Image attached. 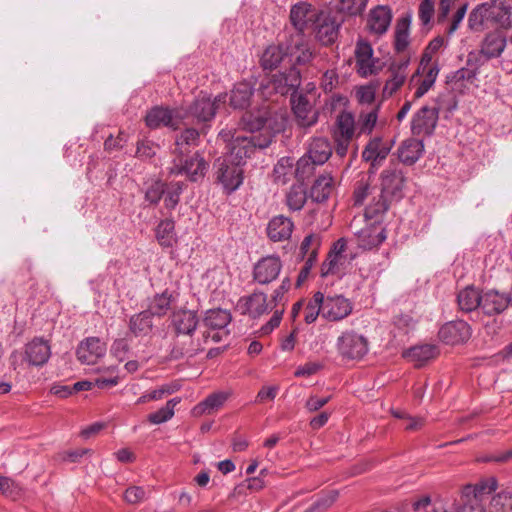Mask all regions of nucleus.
I'll return each instance as SVG.
<instances>
[{
  "label": "nucleus",
  "mask_w": 512,
  "mask_h": 512,
  "mask_svg": "<svg viewBox=\"0 0 512 512\" xmlns=\"http://www.w3.org/2000/svg\"><path fill=\"white\" fill-rule=\"evenodd\" d=\"M198 322L197 313L193 310L179 309L173 312L171 324L176 332V338L170 352L172 359L192 357L200 350V345L191 338Z\"/></svg>",
  "instance_id": "f257e3e1"
},
{
  "label": "nucleus",
  "mask_w": 512,
  "mask_h": 512,
  "mask_svg": "<svg viewBox=\"0 0 512 512\" xmlns=\"http://www.w3.org/2000/svg\"><path fill=\"white\" fill-rule=\"evenodd\" d=\"M381 188L378 193V200L370 203L365 208L366 218L382 217L388 210L393 199L402 197V189L405 183V176L402 170L387 168L381 173Z\"/></svg>",
  "instance_id": "f03ea898"
},
{
  "label": "nucleus",
  "mask_w": 512,
  "mask_h": 512,
  "mask_svg": "<svg viewBox=\"0 0 512 512\" xmlns=\"http://www.w3.org/2000/svg\"><path fill=\"white\" fill-rule=\"evenodd\" d=\"M208 166V162L198 152L190 157L176 155L169 168V174L185 175L190 181L196 182L204 178Z\"/></svg>",
  "instance_id": "7ed1b4c3"
},
{
  "label": "nucleus",
  "mask_w": 512,
  "mask_h": 512,
  "mask_svg": "<svg viewBox=\"0 0 512 512\" xmlns=\"http://www.w3.org/2000/svg\"><path fill=\"white\" fill-rule=\"evenodd\" d=\"M336 348L342 358L360 360L368 352V340L354 330H345L337 338Z\"/></svg>",
  "instance_id": "20e7f679"
},
{
  "label": "nucleus",
  "mask_w": 512,
  "mask_h": 512,
  "mask_svg": "<svg viewBox=\"0 0 512 512\" xmlns=\"http://www.w3.org/2000/svg\"><path fill=\"white\" fill-rule=\"evenodd\" d=\"M322 12V10L308 2H298L290 9V23L296 31L300 34H304L305 31L312 29L317 21L321 19Z\"/></svg>",
  "instance_id": "39448f33"
},
{
  "label": "nucleus",
  "mask_w": 512,
  "mask_h": 512,
  "mask_svg": "<svg viewBox=\"0 0 512 512\" xmlns=\"http://www.w3.org/2000/svg\"><path fill=\"white\" fill-rule=\"evenodd\" d=\"M353 302L343 295L323 294L322 318L328 322H340L351 315Z\"/></svg>",
  "instance_id": "423d86ee"
},
{
  "label": "nucleus",
  "mask_w": 512,
  "mask_h": 512,
  "mask_svg": "<svg viewBox=\"0 0 512 512\" xmlns=\"http://www.w3.org/2000/svg\"><path fill=\"white\" fill-rule=\"evenodd\" d=\"M216 181L220 183L227 193H232L243 182V169L237 164H231L221 157L214 164Z\"/></svg>",
  "instance_id": "0eeeda50"
},
{
  "label": "nucleus",
  "mask_w": 512,
  "mask_h": 512,
  "mask_svg": "<svg viewBox=\"0 0 512 512\" xmlns=\"http://www.w3.org/2000/svg\"><path fill=\"white\" fill-rule=\"evenodd\" d=\"M354 55L355 68L361 77L374 75L380 70L379 59L373 56V48L367 41H357Z\"/></svg>",
  "instance_id": "6e6552de"
},
{
  "label": "nucleus",
  "mask_w": 512,
  "mask_h": 512,
  "mask_svg": "<svg viewBox=\"0 0 512 512\" xmlns=\"http://www.w3.org/2000/svg\"><path fill=\"white\" fill-rule=\"evenodd\" d=\"M439 118L437 107L423 106L413 116L411 131L416 136H430L433 134Z\"/></svg>",
  "instance_id": "1a4fd4ad"
},
{
  "label": "nucleus",
  "mask_w": 512,
  "mask_h": 512,
  "mask_svg": "<svg viewBox=\"0 0 512 512\" xmlns=\"http://www.w3.org/2000/svg\"><path fill=\"white\" fill-rule=\"evenodd\" d=\"M227 94H219L213 100L207 94L201 93L190 107V113L199 121H209L215 114L220 104L226 102Z\"/></svg>",
  "instance_id": "9d476101"
},
{
  "label": "nucleus",
  "mask_w": 512,
  "mask_h": 512,
  "mask_svg": "<svg viewBox=\"0 0 512 512\" xmlns=\"http://www.w3.org/2000/svg\"><path fill=\"white\" fill-rule=\"evenodd\" d=\"M392 149V142L376 136L369 140L362 152V159L369 162L373 172L387 158Z\"/></svg>",
  "instance_id": "9b49d317"
},
{
  "label": "nucleus",
  "mask_w": 512,
  "mask_h": 512,
  "mask_svg": "<svg viewBox=\"0 0 512 512\" xmlns=\"http://www.w3.org/2000/svg\"><path fill=\"white\" fill-rule=\"evenodd\" d=\"M379 218H369L374 222L358 231L356 235L357 244L364 250L377 248L386 239L384 227L379 223Z\"/></svg>",
  "instance_id": "f8f14e48"
},
{
  "label": "nucleus",
  "mask_w": 512,
  "mask_h": 512,
  "mask_svg": "<svg viewBox=\"0 0 512 512\" xmlns=\"http://www.w3.org/2000/svg\"><path fill=\"white\" fill-rule=\"evenodd\" d=\"M255 147L256 144L252 138L239 135L232 139L229 144V152L222 157V159L228 160L231 164H237L241 167L245 159L250 157L254 152Z\"/></svg>",
  "instance_id": "ddd939ff"
},
{
  "label": "nucleus",
  "mask_w": 512,
  "mask_h": 512,
  "mask_svg": "<svg viewBox=\"0 0 512 512\" xmlns=\"http://www.w3.org/2000/svg\"><path fill=\"white\" fill-rule=\"evenodd\" d=\"M106 353V344L98 337H89L82 341L76 351L78 360L87 365H93Z\"/></svg>",
  "instance_id": "4468645a"
},
{
  "label": "nucleus",
  "mask_w": 512,
  "mask_h": 512,
  "mask_svg": "<svg viewBox=\"0 0 512 512\" xmlns=\"http://www.w3.org/2000/svg\"><path fill=\"white\" fill-rule=\"evenodd\" d=\"M51 356V347L42 338H34L25 345L24 360L30 366L41 367L46 364Z\"/></svg>",
  "instance_id": "2eb2a0df"
},
{
  "label": "nucleus",
  "mask_w": 512,
  "mask_h": 512,
  "mask_svg": "<svg viewBox=\"0 0 512 512\" xmlns=\"http://www.w3.org/2000/svg\"><path fill=\"white\" fill-rule=\"evenodd\" d=\"M281 269L282 263L278 256L264 257L254 266V279L260 284H268L278 277Z\"/></svg>",
  "instance_id": "dca6fc26"
},
{
  "label": "nucleus",
  "mask_w": 512,
  "mask_h": 512,
  "mask_svg": "<svg viewBox=\"0 0 512 512\" xmlns=\"http://www.w3.org/2000/svg\"><path fill=\"white\" fill-rule=\"evenodd\" d=\"M300 84L301 74L295 66H291L286 72L273 74L270 79V85L273 90L281 95L296 91Z\"/></svg>",
  "instance_id": "f3484780"
},
{
  "label": "nucleus",
  "mask_w": 512,
  "mask_h": 512,
  "mask_svg": "<svg viewBox=\"0 0 512 512\" xmlns=\"http://www.w3.org/2000/svg\"><path fill=\"white\" fill-rule=\"evenodd\" d=\"M470 336V326L462 320L448 322L439 330V338L446 344L451 345L463 343L467 341Z\"/></svg>",
  "instance_id": "a211bd4d"
},
{
  "label": "nucleus",
  "mask_w": 512,
  "mask_h": 512,
  "mask_svg": "<svg viewBox=\"0 0 512 512\" xmlns=\"http://www.w3.org/2000/svg\"><path fill=\"white\" fill-rule=\"evenodd\" d=\"M391 21V9L388 6L379 5L370 10L367 19V27L370 33L380 36L388 31Z\"/></svg>",
  "instance_id": "6ab92c4d"
},
{
  "label": "nucleus",
  "mask_w": 512,
  "mask_h": 512,
  "mask_svg": "<svg viewBox=\"0 0 512 512\" xmlns=\"http://www.w3.org/2000/svg\"><path fill=\"white\" fill-rule=\"evenodd\" d=\"M510 304L512 296L489 290L482 295L481 309L486 315L492 316L502 313Z\"/></svg>",
  "instance_id": "aec40b11"
},
{
  "label": "nucleus",
  "mask_w": 512,
  "mask_h": 512,
  "mask_svg": "<svg viewBox=\"0 0 512 512\" xmlns=\"http://www.w3.org/2000/svg\"><path fill=\"white\" fill-rule=\"evenodd\" d=\"M312 29H314L318 41L323 45H330L334 43L338 37L339 24L333 17L323 11L321 19L317 21Z\"/></svg>",
  "instance_id": "412c9836"
},
{
  "label": "nucleus",
  "mask_w": 512,
  "mask_h": 512,
  "mask_svg": "<svg viewBox=\"0 0 512 512\" xmlns=\"http://www.w3.org/2000/svg\"><path fill=\"white\" fill-rule=\"evenodd\" d=\"M292 108L299 126L307 128L313 126L318 120V112L313 109L308 100L300 95L292 99Z\"/></svg>",
  "instance_id": "4be33fe9"
},
{
  "label": "nucleus",
  "mask_w": 512,
  "mask_h": 512,
  "mask_svg": "<svg viewBox=\"0 0 512 512\" xmlns=\"http://www.w3.org/2000/svg\"><path fill=\"white\" fill-rule=\"evenodd\" d=\"M314 53L309 43L298 36L295 40L292 39L291 44L286 46V58L294 64L304 65L313 59Z\"/></svg>",
  "instance_id": "5701e85b"
},
{
  "label": "nucleus",
  "mask_w": 512,
  "mask_h": 512,
  "mask_svg": "<svg viewBox=\"0 0 512 512\" xmlns=\"http://www.w3.org/2000/svg\"><path fill=\"white\" fill-rule=\"evenodd\" d=\"M146 125L149 128L156 129L161 126L176 129L179 123L174 112L168 108L155 107L151 109L145 117Z\"/></svg>",
  "instance_id": "b1692460"
},
{
  "label": "nucleus",
  "mask_w": 512,
  "mask_h": 512,
  "mask_svg": "<svg viewBox=\"0 0 512 512\" xmlns=\"http://www.w3.org/2000/svg\"><path fill=\"white\" fill-rule=\"evenodd\" d=\"M506 37L499 31L488 33L481 44L480 53L486 59L498 58L506 48Z\"/></svg>",
  "instance_id": "393cba45"
},
{
  "label": "nucleus",
  "mask_w": 512,
  "mask_h": 512,
  "mask_svg": "<svg viewBox=\"0 0 512 512\" xmlns=\"http://www.w3.org/2000/svg\"><path fill=\"white\" fill-rule=\"evenodd\" d=\"M294 224L290 218L283 215L273 217L267 226V235L274 241H284L290 238Z\"/></svg>",
  "instance_id": "a878e982"
},
{
  "label": "nucleus",
  "mask_w": 512,
  "mask_h": 512,
  "mask_svg": "<svg viewBox=\"0 0 512 512\" xmlns=\"http://www.w3.org/2000/svg\"><path fill=\"white\" fill-rule=\"evenodd\" d=\"M498 488V481L495 477H488L480 480L477 484L464 486L461 493L465 497H471L485 504L486 497L495 492Z\"/></svg>",
  "instance_id": "bb28decb"
},
{
  "label": "nucleus",
  "mask_w": 512,
  "mask_h": 512,
  "mask_svg": "<svg viewBox=\"0 0 512 512\" xmlns=\"http://www.w3.org/2000/svg\"><path fill=\"white\" fill-rule=\"evenodd\" d=\"M230 393L224 391L214 392L208 395L203 401L199 402L192 409V414L196 417L210 415L220 409L229 398Z\"/></svg>",
  "instance_id": "cd10ccee"
},
{
  "label": "nucleus",
  "mask_w": 512,
  "mask_h": 512,
  "mask_svg": "<svg viewBox=\"0 0 512 512\" xmlns=\"http://www.w3.org/2000/svg\"><path fill=\"white\" fill-rule=\"evenodd\" d=\"M490 4V23L506 30L512 28V6L502 0H490Z\"/></svg>",
  "instance_id": "c85d7f7f"
},
{
  "label": "nucleus",
  "mask_w": 512,
  "mask_h": 512,
  "mask_svg": "<svg viewBox=\"0 0 512 512\" xmlns=\"http://www.w3.org/2000/svg\"><path fill=\"white\" fill-rule=\"evenodd\" d=\"M424 152L422 140L409 138L402 142L398 149L399 160L406 165L416 163Z\"/></svg>",
  "instance_id": "c756f323"
},
{
  "label": "nucleus",
  "mask_w": 512,
  "mask_h": 512,
  "mask_svg": "<svg viewBox=\"0 0 512 512\" xmlns=\"http://www.w3.org/2000/svg\"><path fill=\"white\" fill-rule=\"evenodd\" d=\"M439 349L433 344L417 345L404 352V357L414 363L416 367L423 366L426 362L436 358Z\"/></svg>",
  "instance_id": "7c9ffc66"
},
{
  "label": "nucleus",
  "mask_w": 512,
  "mask_h": 512,
  "mask_svg": "<svg viewBox=\"0 0 512 512\" xmlns=\"http://www.w3.org/2000/svg\"><path fill=\"white\" fill-rule=\"evenodd\" d=\"M175 301V295L172 292L165 290L162 293L155 294L149 300V304L146 310L152 316L163 317L171 310Z\"/></svg>",
  "instance_id": "2f4dec72"
},
{
  "label": "nucleus",
  "mask_w": 512,
  "mask_h": 512,
  "mask_svg": "<svg viewBox=\"0 0 512 512\" xmlns=\"http://www.w3.org/2000/svg\"><path fill=\"white\" fill-rule=\"evenodd\" d=\"M335 189V181L330 173L320 175L313 183L310 197L315 202L326 201Z\"/></svg>",
  "instance_id": "473e14b6"
},
{
  "label": "nucleus",
  "mask_w": 512,
  "mask_h": 512,
  "mask_svg": "<svg viewBox=\"0 0 512 512\" xmlns=\"http://www.w3.org/2000/svg\"><path fill=\"white\" fill-rule=\"evenodd\" d=\"M482 295L474 286H467L457 295V303L461 311L472 312L481 308Z\"/></svg>",
  "instance_id": "72a5a7b5"
},
{
  "label": "nucleus",
  "mask_w": 512,
  "mask_h": 512,
  "mask_svg": "<svg viewBox=\"0 0 512 512\" xmlns=\"http://www.w3.org/2000/svg\"><path fill=\"white\" fill-rule=\"evenodd\" d=\"M152 317L147 310L132 315L129 319V330L136 337L149 335L153 329Z\"/></svg>",
  "instance_id": "f704fd0d"
},
{
  "label": "nucleus",
  "mask_w": 512,
  "mask_h": 512,
  "mask_svg": "<svg viewBox=\"0 0 512 512\" xmlns=\"http://www.w3.org/2000/svg\"><path fill=\"white\" fill-rule=\"evenodd\" d=\"M200 133L194 128H187L182 131L175 139L174 154L179 156L186 155L191 147L199 144Z\"/></svg>",
  "instance_id": "c9c22d12"
},
{
  "label": "nucleus",
  "mask_w": 512,
  "mask_h": 512,
  "mask_svg": "<svg viewBox=\"0 0 512 512\" xmlns=\"http://www.w3.org/2000/svg\"><path fill=\"white\" fill-rule=\"evenodd\" d=\"M307 154L313 158L314 163L324 164L332 154L331 144L324 137H315L309 144Z\"/></svg>",
  "instance_id": "e433bc0d"
},
{
  "label": "nucleus",
  "mask_w": 512,
  "mask_h": 512,
  "mask_svg": "<svg viewBox=\"0 0 512 512\" xmlns=\"http://www.w3.org/2000/svg\"><path fill=\"white\" fill-rule=\"evenodd\" d=\"M286 57V47L283 45H269L263 52L260 64L264 70H273Z\"/></svg>",
  "instance_id": "4c0bfd02"
},
{
  "label": "nucleus",
  "mask_w": 512,
  "mask_h": 512,
  "mask_svg": "<svg viewBox=\"0 0 512 512\" xmlns=\"http://www.w3.org/2000/svg\"><path fill=\"white\" fill-rule=\"evenodd\" d=\"M252 94L253 90L249 83H237L229 97L230 106L234 109H245L250 104Z\"/></svg>",
  "instance_id": "58836bf2"
},
{
  "label": "nucleus",
  "mask_w": 512,
  "mask_h": 512,
  "mask_svg": "<svg viewBox=\"0 0 512 512\" xmlns=\"http://www.w3.org/2000/svg\"><path fill=\"white\" fill-rule=\"evenodd\" d=\"M379 189L376 187L370 186L368 181L360 180L356 183L354 192H353V201L355 206H361L364 202L371 198L370 203H374L378 200Z\"/></svg>",
  "instance_id": "ea45409f"
},
{
  "label": "nucleus",
  "mask_w": 512,
  "mask_h": 512,
  "mask_svg": "<svg viewBox=\"0 0 512 512\" xmlns=\"http://www.w3.org/2000/svg\"><path fill=\"white\" fill-rule=\"evenodd\" d=\"M231 321V314L224 309H210L204 317V324L212 330H224Z\"/></svg>",
  "instance_id": "a19ab883"
},
{
  "label": "nucleus",
  "mask_w": 512,
  "mask_h": 512,
  "mask_svg": "<svg viewBox=\"0 0 512 512\" xmlns=\"http://www.w3.org/2000/svg\"><path fill=\"white\" fill-rule=\"evenodd\" d=\"M410 19L401 18L397 21L394 34V49L397 53L404 52L410 44Z\"/></svg>",
  "instance_id": "79ce46f5"
},
{
  "label": "nucleus",
  "mask_w": 512,
  "mask_h": 512,
  "mask_svg": "<svg viewBox=\"0 0 512 512\" xmlns=\"http://www.w3.org/2000/svg\"><path fill=\"white\" fill-rule=\"evenodd\" d=\"M491 4L485 2L477 5L469 14L468 24L470 29L480 31L486 22H490Z\"/></svg>",
  "instance_id": "37998d69"
},
{
  "label": "nucleus",
  "mask_w": 512,
  "mask_h": 512,
  "mask_svg": "<svg viewBox=\"0 0 512 512\" xmlns=\"http://www.w3.org/2000/svg\"><path fill=\"white\" fill-rule=\"evenodd\" d=\"M155 235L162 247H172L175 243V224L172 219H164L156 227Z\"/></svg>",
  "instance_id": "c03bdc74"
},
{
  "label": "nucleus",
  "mask_w": 512,
  "mask_h": 512,
  "mask_svg": "<svg viewBox=\"0 0 512 512\" xmlns=\"http://www.w3.org/2000/svg\"><path fill=\"white\" fill-rule=\"evenodd\" d=\"M379 105L367 110H361L357 120L359 134H370L378 119Z\"/></svg>",
  "instance_id": "a18cd8bd"
},
{
  "label": "nucleus",
  "mask_w": 512,
  "mask_h": 512,
  "mask_svg": "<svg viewBox=\"0 0 512 512\" xmlns=\"http://www.w3.org/2000/svg\"><path fill=\"white\" fill-rule=\"evenodd\" d=\"M274 180L286 184L294 176V160L290 157L281 158L274 167Z\"/></svg>",
  "instance_id": "49530a36"
},
{
  "label": "nucleus",
  "mask_w": 512,
  "mask_h": 512,
  "mask_svg": "<svg viewBox=\"0 0 512 512\" xmlns=\"http://www.w3.org/2000/svg\"><path fill=\"white\" fill-rule=\"evenodd\" d=\"M180 401L181 399L178 397L168 400L165 406L148 415V421L156 425L167 422L174 416V409Z\"/></svg>",
  "instance_id": "de8ad7c7"
},
{
  "label": "nucleus",
  "mask_w": 512,
  "mask_h": 512,
  "mask_svg": "<svg viewBox=\"0 0 512 512\" xmlns=\"http://www.w3.org/2000/svg\"><path fill=\"white\" fill-rule=\"evenodd\" d=\"M337 130L335 135L347 138H353L356 130V122L350 112H342L337 117Z\"/></svg>",
  "instance_id": "09e8293b"
},
{
  "label": "nucleus",
  "mask_w": 512,
  "mask_h": 512,
  "mask_svg": "<svg viewBox=\"0 0 512 512\" xmlns=\"http://www.w3.org/2000/svg\"><path fill=\"white\" fill-rule=\"evenodd\" d=\"M184 184L182 182H170L165 185L164 207L167 210L176 208L180 201V196L183 192Z\"/></svg>",
  "instance_id": "8fccbe9b"
},
{
  "label": "nucleus",
  "mask_w": 512,
  "mask_h": 512,
  "mask_svg": "<svg viewBox=\"0 0 512 512\" xmlns=\"http://www.w3.org/2000/svg\"><path fill=\"white\" fill-rule=\"evenodd\" d=\"M322 303L323 293L316 292L313 295L312 299L305 304L304 320L307 324L315 322L319 315L322 317Z\"/></svg>",
  "instance_id": "3c124183"
},
{
  "label": "nucleus",
  "mask_w": 512,
  "mask_h": 512,
  "mask_svg": "<svg viewBox=\"0 0 512 512\" xmlns=\"http://www.w3.org/2000/svg\"><path fill=\"white\" fill-rule=\"evenodd\" d=\"M306 200V191L302 184L293 185L286 195V204L292 211L301 210Z\"/></svg>",
  "instance_id": "603ef678"
},
{
  "label": "nucleus",
  "mask_w": 512,
  "mask_h": 512,
  "mask_svg": "<svg viewBox=\"0 0 512 512\" xmlns=\"http://www.w3.org/2000/svg\"><path fill=\"white\" fill-rule=\"evenodd\" d=\"M421 73L423 74V79L421 80L420 84L418 85L415 91V98H421L434 85L439 74V66L437 63H434L432 66L426 69L425 72Z\"/></svg>",
  "instance_id": "864d4df0"
},
{
  "label": "nucleus",
  "mask_w": 512,
  "mask_h": 512,
  "mask_svg": "<svg viewBox=\"0 0 512 512\" xmlns=\"http://www.w3.org/2000/svg\"><path fill=\"white\" fill-rule=\"evenodd\" d=\"M319 165L314 163L313 158L309 154L302 156L297 162L294 169V176L301 182L313 175L315 167Z\"/></svg>",
  "instance_id": "5fc2aeb1"
},
{
  "label": "nucleus",
  "mask_w": 512,
  "mask_h": 512,
  "mask_svg": "<svg viewBox=\"0 0 512 512\" xmlns=\"http://www.w3.org/2000/svg\"><path fill=\"white\" fill-rule=\"evenodd\" d=\"M246 305L249 314L258 317L268 309L267 296L262 292H255L248 298Z\"/></svg>",
  "instance_id": "6e6d98bb"
},
{
  "label": "nucleus",
  "mask_w": 512,
  "mask_h": 512,
  "mask_svg": "<svg viewBox=\"0 0 512 512\" xmlns=\"http://www.w3.org/2000/svg\"><path fill=\"white\" fill-rule=\"evenodd\" d=\"M453 506V512H487L484 503L471 497H465L462 493L459 502H455Z\"/></svg>",
  "instance_id": "4d7b16f0"
},
{
  "label": "nucleus",
  "mask_w": 512,
  "mask_h": 512,
  "mask_svg": "<svg viewBox=\"0 0 512 512\" xmlns=\"http://www.w3.org/2000/svg\"><path fill=\"white\" fill-rule=\"evenodd\" d=\"M321 245V238L317 234H309L307 235L301 245H300V253L302 257H317V253L319 247Z\"/></svg>",
  "instance_id": "13d9d810"
},
{
  "label": "nucleus",
  "mask_w": 512,
  "mask_h": 512,
  "mask_svg": "<svg viewBox=\"0 0 512 512\" xmlns=\"http://www.w3.org/2000/svg\"><path fill=\"white\" fill-rule=\"evenodd\" d=\"M166 183L160 180L152 182L145 191V201L150 205H157L163 198Z\"/></svg>",
  "instance_id": "bf43d9fd"
},
{
  "label": "nucleus",
  "mask_w": 512,
  "mask_h": 512,
  "mask_svg": "<svg viewBox=\"0 0 512 512\" xmlns=\"http://www.w3.org/2000/svg\"><path fill=\"white\" fill-rule=\"evenodd\" d=\"M390 78L386 81L383 88V94L391 96L393 95L405 82L407 74L394 70L390 67Z\"/></svg>",
  "instance_id": "052dcab7"
},
{
  "label": "nucleus",
  "mask_w": 512,
  "mask_h": 512,
  "mask_svg": "<svg viewBox=\"0 0 512 512\" xmlns=\"http://www.w3.org/2000/svg\"><path fill=\"white\" fill-rule=\"evenodd\" d=\"M338 498V492L329 491L321 495L308 509V512H322L330 508Z\"/></svg>",
  "instance_id": "680f3d73"
},
{
  "label": "nucleus",
  "mask_w": 512,
  "mask_h": 512,
  "mask_svg": "<svg viewBox=\"0 0 512 512\" xmlns=\"http://www.w3.org/2000/svg\"><path fill=\"white\" fill-rule=\"evenodd\" d=\"M365 8L363 0H339L337 9L347 15H358Z\"/></svg>",
  "instance_id": "e2e57ef3"
},
{
  "label": "nucleus",
  "mask_w": 512,
  "mask_h": 512,
  "mask_svg": "<svg viewBox=\"0 0 512 512\" xmlns=\"http://www.w3.org/2000/svg\"><path fill=\"white\" fill-rule=\"evenodd\" d=\"M435 14V1L422 0L418 8V17L423 25H427Z\"/></svg>",
  "instance_id": "0e129e2a"
},
{
  "label": "nucleus",
  "mask_w": 512,
  "mask_h": 512,
  "mask_svg": "<svg viewBox=\"0 0 512 512\" xmlns=\"http://www.w3.org/2000/svg\"><path fill=\"white\" fill-rule=\"evenodd\" d=\"M264 487V481L260 477L248 478L245 482L237 485L234 494H245V491H259Z\"/></svg>",
  "instance_id": "69168bd1"
},
{
  "label": "nucleus",
  "mask_w": 512,
  "mask_h": 512,
  "mask_svg": "<svg viewBox=\"0 0 512 512\" xmlns=\"http://www.w3.org/2000/svg\"><path fill=\"white\" fill-rule=\"evenodd\" d=\"M147 497L144 488L139 486H132L126 489L124 499L129 504H138L144 501Z\"/></svg>",
  "instance_id": "338daca9"
},
{
  "label": "nucleus",
  "mask_w": 512,
  "mask_h": 512,
  "mask_svg": "<svg viewBox=\"0 0 512 512\" xmlns=\"http://www.w3.org/2000/svg\"><path fill=\"white\" fill-rule=\"evenodd\" d=\"M339 77L336 70H327L321 78V87L325 92H331L338 84Z\"/></svg>",
  "instance_id": "774afa93"
}]
</instances>
